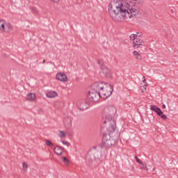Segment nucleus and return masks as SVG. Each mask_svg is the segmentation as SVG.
<instances>
[{
    "label": "nucleus",
    "instance_id": "obj_1",
    "mask_svg": "<svg viewBox=\"0 0 178 178\" xmlns=\"http://www.w3.org/2000/svg\"><path fill=\"white\" fill-rule=\"evenodd\" d=\"M134 12V0L112 1L108 5V14L114 22L131 19Z\"/></svg>",
    "mask_w": 178,
    "mask_h": 178
},
{
    "label": "nucleus",
    "instance_id": "obj_2",
    "mask_svg": "<svg viewBox=\"0 0 178 178\" xmlns=\"http://www.w3.org/2000/svg\"><path fill=\"white\" fill-rule=\"evenodd\" d=\"M112 92H113V87L111 84L96 82L92 84L88 97L90 102H97L99 98L103 99L109 98Z\"/></svg>",
    "mask_w": 178,
    "mask_h": 178
},
{
    "label": "nucleus",
    "instance_id": "obj_3",
    "mask_svg": "<svg viewBox=\"0 0 178 178\" xmlns=\"http://www.w3.org/2000/svg\"><path fill=\"white\" fill-rule=\"evenodd\" d=\"M116 113V108L115 106H109L104 108L102 113V123L101 125L102 129H105L108 131H115L116 129V122L113 119Z\"/></svg>",
    "mask_w": 178,
    "mask_h": 178
},
{
    "label": "nucleus",
    "instance_id": "obj_4",
    "mask_svg": "<svg viewBox=\"0 0 178 178\" xmlns=\"http://www.w3.org/2000/svg\"><path fill=\"white\" fill-rule=\"evenodd\" d=\"M103 129L105 130V129ZM106 130L107 134H104L102 143V147L104 148L112 147V145H115L119 140V134L118 133H115V131H110L108 129Z\"/></svg>",
    "mask_w": 178,
    "mask_h": 178
},
{
    "label": "nucleus",
    "instance_id": "obj_5",
    "mask_svg": "<svg viewBox=\"0 0 178 178\" xmlns=\"http://www.w3.org/2000/svg\"><path fill=\"white\" fill-rule=\"evenodd\" d=\"M151 111H153V112H156L158 115V116H160L163 120H166L168 119V116L166 115L163 114V111L161 110V108L156 105H152L150 106Z\"/></svg>",
    "mask_w": 178,
    "mask_h": 178
},
{
    "label": "nucleus",
    "instance_id": "obj_6",
    "mask_svg": "<svg viewBox=\"0 0 178 178\" xmlns=\"http://www.w3.org/2000/svg\"><path fill=\"white\" fill-rule=\"evenodd\" d=\"M134 16L136 17H145L147 16V12L141 8L135 9Z\"/></svg>",
    "mask_w": 178,
    "mask_h": 178
},
{
    "label": "nucleus",
    "instance_id": "obj_7",
    "mask_svg": "<svg viewBox=\"0 0 178 178\" xmlns=\"http://www.w3.org/2000/svg\"><path fill=\"white\" fill-rule=\"evenodd\" d=\"M90 105L86 100H81L78 102V108H79L80 111H86V109H88Z\"/></svg>",
    "mask_w": 178,
    "mask_h": 178
},
{
    "label": "nucleus",
    "instance_id": "obj_8",
    "mask_svg": "<svg viewBox=\"0 0 178 178\" xmlns=\"http://www.w3.org/2000/svg\"><path fill=\"white\" fill-rule=\"evenodd\" d=\"M134 49H138V48H143L144 47V41L138 38H134Z\"/></svg>",
    "mask_w": 178,
    "mask_h": 178
},
{
    "label": "nucleus",
    "instance_id": "obj_9",
    "mask_svg": "<svg viewBox=\"0 0 178 178\" xmlns=\"http://www.w3.org/2000/svg\"><path fill=\"white\" fill-rule=\"evenodd\" d=\"M101 70L105 77L107 79H111L112 77V71H111L106 66L102 67Z\"/></svg>",
    "mask_w": 178,
    "mask_h": 178
},
{
    "label": "nucleus",
    "instance_id": "obj_10",
    "mask_svg": "<svg viewBox=\"0 0 178 178\" xmlns=\"http://www.w3.org/2000/svg\"><path fill=\"white\" fill-rule=\"evenodd\" d=\"M56 78L57 80H59V81H62V83L67 81V76L63 72L57 73Z\"/></svg>",
    "mask_w": 178,
    "mask_h": 178
},
{
    "label": "nucleus",
    "instance_id": "obj_11",
    "mask_svg": "<svg viewBox=\"0 0 178 178\" xmlns=\"http://www.w3.org/2000/svg\"><path fill=\"white\" fill-rule=\"evenodd\" d=\"M63 124L67 129H70L72 127V118L65 117L63 119Z\"/></svg>",
    "mask_w": 178,
    "mask_h": 178
},
{
    "label": "nucleus",
    "instance_id": "obj_12",
    "mask_svg": "<svg viewBox=\"0 0 178 178\" xmlns=\"http://www.w3.org/2000/svg\"><path fill=\"white\" fill-rule=\"evenodd\" d=\"M13 30V26L9 22H5L4 24V30L2 31H5L6 33H10Z\"/></svg>",
    "mask_w": 178,
    "mask_h": 178
},
{
    "label": "nucleus",
    "instance_id": "obj_13",
    "mask_svg": "<svg viewBox=\"0 0 178 178\" xmlns=\"http://www.w3.org/2000/svg\"><path fill=\"white\" fill-rule=\"evenodd\" d=\"M35 93L31 92L28 93L26 95V100L29 101L30 102H34V101H35Z\"/></svg>",
    "mask_w": 178,
    "mask_h": 178
},
{
    "label": "nucleus",
    "instance_id": "obj_14",
    "mask_svg": "<svg viewBox=\"0 0 178 178\" xmlns=\"http://www.w3.org/2000/svg\"><path fill=\"white\" fill-rule=\"evenodd\" d=\"M57 96L58 93L55 91H49L46 95V97H47V98H55V97Z\"/></svg>",
    "mask_w": 178,
    "mask_h": 178
},
{
    "label": "nucleus",
    "instance_id": "obj_15",
    "mask_svg": "<svg viewBox=\"0 0 178 178\" xmlns=\"http://www.w3.org/2000/svg\"><path fill=\"white\" fill-rule=\"evenodd\" d=\"M54 151L56 154V155H60L61 154H63V149H62V147H60V146H56L54 148Z\"/></svg>",
    "mask_w": 178,
    "mask_h": 178
},
{
    "label": "nucleus",
    "instance_id": "obj_16",
    "mask_svg": "<svg viewBox=\"0 0 178 178\" xmlns=\"http://www.w3.org/2000/svg\"><path fill=\"white\" fill-rule=\"evenodd\" d=\"M142 5H144V0H134V6L140 8Z\"/></svg>",
    "mask_w": 178,
    "mask_h": 178
},
{
    "label": "nucleus",
    "instance_id": "obj_17",
    "mask_svg": "<svg viewBox=\"0 0 178 178\" xmlns=\"http://www.w3.org/2000/svg\"><path fill=\"white\" fill-rule=\"evenodd\" d=\"M134 56H136V59H137L138 62H140V60L143 59L141 54H140L137 51H134Z\"/></svg>",
    "mask_w": 178,
    "mask_h": 178
},
{
    "label": "nucleus",
    "instance_id": "obj_18",
    "mask_svg": "<svg viewBox=\"0 0 178 178\" xmlns=\"http://www.w3.org/2000/svg\"><path fill=\"white\" fill-rule=\"evenodd\" d=\"M5 23H6L5 20L0 19V31H2L3 30H5Z\"/></svg>",
    "mask_w": 178,
    "mask_h": 178
},
{
    "label": "nucleus",
    "instance_id": "obj_19",
    "mask_svg": "<svg viewBox=\"0 0 178 178\" xmlns=\"http://www.w3.org/2000/svg\"><path fill=\"white\" fill-rule=\"evenodd\" d=\"M30 10L33 13V15H38V9L37 7L31 6L30 7Z\"/></svg>",
    "mask_w": 178,
    "mask_h": 178
},
{
    "label": "nucleus",
    "instance_id": "obj_20",
    "mask_svg": "<svg viewBox=\"0 0 178 178\" xmlns=\"http://www.w3.org/2000/svg\"><path fill=\"white\" fill-rule=\"evenodd\" d=\"M140 169L145 170V172H148V168L145 163H142V164L140 165Z\"/></svg>",
    "mask_w": 178,
    "mask_h": 178
},
{
    "label": "nucleus",
    "instance_id": "obj_21",
    "mask_svg": "<svg viewBox=\"0 0 178 178\" xmlns=\"http://www.w3.org/2000/svg\"><path fill=\"white\" fill-rule=\"evenodd\" d=\"M58 136L60 137V138H65V137H66V134L64 131H59Z\"/></svg>",
    "mask_w": 178,
    "mask_h": 178
},
{
    "label": "nucleus",
    "instance_id": "obj_22",
    "mask_svg": "<svg viewBox=\"0 0 178 178\" xmlns=\"http://www.w3.org/2000/svg\"><path fill=\"white\" fill-rule=\"evenodd\" d=\"M61 159L63 160V163H65V165H69L70 162H69V159H67V157H61Z\"/></svg>",
    "mask_w": 178,
    "mask_h": 178
},
{
    "label": "nucleus",
    "instance_id": "obj_23",
    "mask_svg": "<svg viewBox=\"0 0 178 178\" xmlns=\"http://www.w3.org/2000/svg\"><path fill=\"white\" fill-rule=\"evenodd\" d=\"M97 63H98V65H99V66H101V69H102V67H105V65H104V60H102L100 58L97 59Z\"/></svg>",
    "mask_w": 178,
    "mask_h": 178
},
{
    "label": "nucleus",
    "instance_id": "obj_24",
    "mask_svg": "<svg viewBox=\"0 0 178 178\" xmlns=\"http://www.w3.org/2000/svg\"><path fill=\"white\" fill-rule=\"evenodd\" d=\"M134 159L136 161L137 163H138L139 165H143V161H141V160L138 159L137 156H134Z\"/></svg>",
    "mask_w": 178,
    "mask_h": 178
},
{
    "label": "nucleus",
    "instance_id": "obj_25",
    "mask_svg": "<svg viewBox=\"0 0 178 178\" xmlns=\"http://www.w3.org/2000/svg\"><path fill=\"white\" fill-rule=\"evenodd\" d=\"M143 35V33L137 32L136 34L134 35V38H140Z\"/></svg>",
    "mask_w": 178,
    "mask_h": 178
},
{
    "label": "nucleus",
    "instance_id": "obj_26",
    "mask_svg": "<svg viewBox=\"0 0 178 178\" xmlns=\"http://www.w3.org/2000/svg\"><path fill=\"white\" fill-rule=\"evenodd\" d=\"M140 90H141L142 92H144V90H147V83L143 84V86H140Z\"/></svg>",
    "mask_w": 178,
    "mask_h": 178
},
{
    "label": "nucleus",
    "instance_id": "obj_27",
    "mask_svg": "<svg viewBox=\"0 0 178 178\" xmlns=\"http://www.w3.org/2000/svg\"><path fill=\"white\" fill-rule=\"evenodd\" d=\"M46 145H49V147H54V143L51 142V140H46Z\"/></svg>",
    "mask_w": 178,
    "mask_h": 178
},
{
    "label": "nucleus",
    "instance_id": "obj_28",
    "mask_svg": "<svg viewBox=\"0 0 178 178\" xmlns=\"http://www.w3.org/2000/svg\"><path fill=\"white\" fill-rule=\"evenodd\" d=\"M129 38H130L131 41H132V45H134V34H131L129 36Z\"/></svg>",
    "mask_w": 178,
    "mask_h": 178
},
{
    "label": "nucleus",
    "instance_id": "obj_29",
    "mask_svg": "<svg viewBox=\"0 0 178 178\" xmlns=\"http://www.w3.org/2000/svg\"><path fill=\"white\" fill-rule=\"evenodd\" d=\"M61 142L64 145H67V147H70V143L67 140H63Z\"/></svg>",
    "mask_w": 178,
    "mask_h": 178
},
{
    "label": "nucleus",
    "instance_id": "obj_30",
    "mask_svg": "<svg viewBox=\"0 0 178 178\" xmlns=\"http://www.w3.org/2000/svg\"><path fill=\"white\" fill-rule=\"evenodd\" d=\"M22 166H23L24 168H25V169H27V168H28L27 163H23Z\"/></svg>",
    "mask_w": 178,
    "mask_h": 178
},
{
    "label": "nucleus",
    "instance_id": "obj_31",
    "mask_svg": "<svg viewBox=\"0 0 178 178\" xmlns=\"http://www.w3.org/2000/svg\"><path fill=\"white\" fill-rule=\"evenodd\" d=\"M51 2H54V3H58V2H59V1L60 0H50Z\"/></svg>",
    "mask_w": 178,
    "mask_h": 178
},
{
    "label": "nucleus",
    "instance_id": "obj_32",
    "mask_svg": "<svg viewBox=\"0 0 178 178\" xmlns=\"http://www.w3.org/2000/svg\"><path fill=\"white\" fill-rule=\"evenodd\" d=\"M164 37H165V38H170V36H169V34H168V33L164 34Z\"/></svg>",
    "mask_w": 178,
    "mask_h": 178
},
{
    "label": "nucleus",
    "instance_id": "obj_33",
    "mask_svg": "<svg viewBox=\"0 0 178 178\" xmlns=\"http://www.w3.org/2000/svg\"><path fill=\"white\" fill-rule=\"evenodd\" d=\"M86 161H88V159H90V155H87L86 156Z\"/></svg>",
    "mask_w": 178,
    "mask_h": 178
},
{
    "label": "nucleus",
    "instance_id": "obj_34",
    "mask_svg": "<svg viewBox=\"0 0 178 178\" xmlns=\"http://www.w3.org/2000/svg\"><path fill=\"white\" fill-rule=\"evenodd\" d=\"M162 108H163V109H166V106H165V104H163V105H162Z\"/></svg>",
    "mask_w": 178,
    "mask_h": 178
},
{
    "label": "nucleus",
    "instance_id": "obj_35",
    "mask_svg": "<svg viewBox=\"0 0 178 178\" xmlns=\"http://www.w3.org/2000/svg\"><path fill=\"white\" fill-rule=\"evenodd\" d=\"M42 63H43V64L45 63V60H43Z\"/></svg>",
    "mask_w": 178,
    "mask_h": 178
},
{
    "label": "nucleus",
    "instance_id": "obj_36",
    "mask_svg": "<svg viewBox=\"0 0 178 178\" xmlns=\"http://www.w3.org/2000/svg\"><path fill=\"white\" fill-rule=\"evenodd\" d=\"M143 81V83H145V79H144V80Z\"/></svg>",
    "mask_w": 178,
    "mask_h": 178
},
{
    "label": "nucleus",
    "instance_id": "obj_37",
    "mask_svg": "<svg viewBox=\"0 0 178 178\" xmlns=\"http://www.w3.org/2000/svg\"><path fill=\"white\" fill-rule=\"evenodd\" d=\"M39 111H41V108H40Z\"/></svg>",
    "mask_w": 178,
    "mask_h": 178
}]
</instances>
